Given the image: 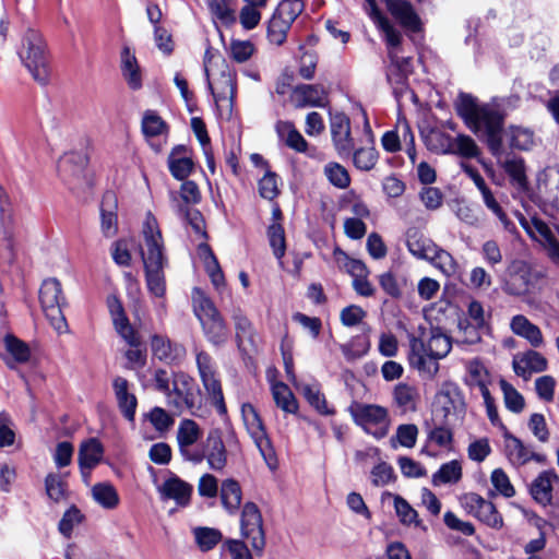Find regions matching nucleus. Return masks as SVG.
Returning a JSON list of instances; mask_svg holds the SVG:
<instances>
[{"instance_id": "obj_45", "label": "nucleus", "mask_w": 559, "mask_h": 559, "mask_svg": "<svg viewBox=\"0 0 559 559\" xmlns=\"http://www.w3.org/2000/svg\"><path fill=\"white\" fill-rule=\"evenodd\" d=\"M94 500L105 509H115L119 504V496L109 483H98L92 488Z\"/></svg>"}, {"instance_id": "obj_47", "label": "nucleus", "mask_w": 559, "mask_h": 559, "mask_svg": "<svg viewBox=\"0 0 559 559\" xmlns=\"http://www.w3.org/2000/svg\"><path fill=\"white\" fill-rule=\"evenodd\" d=\"M212 14L223 24L230 25L236 21L234 0H207Z\"/></svg>"}, {"instance_id": "obj_30", "label": "nucleus", "mask_w": 559, "mask_h": 559, "mask_svg": "<svg viewBox=\"0 0 559 559\" xmlns=\"http://www.w3.org/2000/svg\"><path fill=\"white\" fill-rule=\"evenodd\" d=\"M466 384L471 388H478L481 395H488L491 376L486 366L479 359H472L466 364Z\"/></svg>"}, {"instance_id": "obj_57", "label": "nucleus", "mask_w": 559, "mask_h": 559, "mask_svg": "<svg viewBox=\"0 0 559 559\" xmlns=\"http://www.w3.org/2000/svg\"><path fill=\"white\" fill-rule=\"evenodd\" d=\"M267 237L275 258L281 261L286 251L285 233L282 225L272 224L269 227Z\"/></svg>"}, {"instance_id": "obj_26", "label": "nucleus", "mask_w": 559, "mask_h": 559, "mask_svg": "<svg viewBox=\"0 0 559 559\" xmlns=\"http://www.w3.org/2000/svg\"><path fill=\"white\" fill-rule=\"evenodd\" d=\"M151 347L153 355L160 361L173 364L181 360L186 355L183 346L171 343L167 337L162 335H153Z\"/></svg>"}, {"instance_id": "obj_8", "label": "nucleus", "mask_w": 559, "mask_h": 559, "mask_svg": "<svg viewBox=\"0 0 559 559\" xmlns=\"http://www.w3.org/2000/svg\"><path fill=\"white\" fill-rule=\"evenodd\" d=\"M39 301L53 330L59 334L66 333L68 331V323L62 313V307L67 301L62 294L61 283L57 278H47L41 283Z\"/></svg>"}, {"instance_id": "obj_42", "label": "nucleus", "mask_w": 559, "mask_h": 559, "mask_svg": "<svg viewBox=\"0 0 559 559\" xmlns=\"http://www.w3.org/2000/svg\"><path fill=\"white\" fill-rule=\"evenodd\" d=\"M394 402L403 413L414 412L418 400V391L407 383H400L393 391Z\"/></svg>"}, {"instance_id": "obj_44", "label": "nucleus", "mask_w": 559, "mask_h": 559, "mask_svg": "<svg viewBox=\"0 0 559 559\" xmlns=\"http://www.w3.org/2000/svg\"><path fill=\"white\" fill-rule=\"evenodd\" d=\"M510 145L521 151L530 150L535 144L534 131L521 126H511L507 131Z\"/></svg>"}, {"instance_id": "obj_51", "label": "nucleus", "mask_w": 559, "mask_h": 559, "mask_svg": "<svg viewBox=\"0 0 559 559\" xmlns=\"http://www.w3.org/2000/svg\"><path fill=\"white\" fill-rule=\"evenodd\" d=\"M334 258L338 267L350 274L354 278L367 275L366 265L359 260L349 258L341 249L334 250Z\"/></svg>"}, {"instance_id": "obj_27", "label": "nucleus", "mask_w": 559, "mask_h": 559, "mask_svg": "<svg viewBox=\"0 0 559 559\" xmlns=\"http://www.w3.org/2000/svg\"><path fill=\"white\" fill-rule=\"evenodd\" d=\"M559 483V476L552 469L542 472L531 485V493L539 504L548 506L552 498L554 484Z\"/></svg>"}, {"instance_id": "obj_60", "label": "nucleus", "mask_w": 559, "mask_h": 559, "mask_svg": "<svg viewBox=\"0 0 559 559\" xmlns=\"http://www.w3.org/2000/svg\"><path fill=\"white\" fill-rule=\"evenodd\" d=\"M259 193L263 199L274 200L278 193V180L276 174L266 171L259 181Z\"/></svg>"}, {"instance_id": "obj_13", "label": "nucleus", "mask_w": 559, "mask_h": 559, "mask_svg": "<svg viewBox=\"0 0 559 559\" xmlns=\"http://www.w3.org/2000/svg\"><path fill=\"white\" fill-rule=\"evenodd\" d=\"M460 501L461 506L468 514H472L492 528L502 527V516L499 514L496 507L481 496L475 492H468L464 493Z\"/></svg>"}, {"instance_id": "obj_25", "label": "nucleus", "mask_w": 559, "mask_h": 559, "mask_svg": "<svg viewBox=\"0 0 559 559\" xmlns=\"http://www.w3.org/2000/svg\"><path fill=\"white\" fill-rule=\"evenodd\" d=\"M510 329L515 335L525 338L534 348L543 347L545 344L540 329L523 314H516L511 319Z\"/></svg>"}, {"instance_id": "obj_31", "label": "nucleus", "mask_w": 559, "mask_h": 559, "mask_svg": "<svg viewBox=\"0 0 559 559\" xmlns=\"http://www.w3.org/2000/svg\"><path fill=\"white\" fill-rule=\"evenodd\" d=\"M159 491L163 499H171L179 506H187L191 497L192 486L178 477H171L164 481Z\"/></svg>"}, {"instance_id": "obj_49", "label": "nucleus", "mask_w": 559, "mask_h": 559, "mask_svg": "<svg viewBox=\"0 0 559 559\" xmlns=\"http://www.w3.org/2000/svg\"><path fill=\"white\" fill-rule=\"evenodd\" d=\"M193 535L198 547L202 551L213 549L223 538L222 533L212 527H195Z\"/></svg>"}, {"instance_id": "obj_46", "label": "nucleus", "mask_w": 559, "mask_h": 559, "mask_svg": "<svg viewBox=\"0 0 559 559\" xmlns=\"http://www.w3.org/2000/svg\"><path fill=\"white\" fill-rule=\"evenodd\" d=\"M428 261L439 269L445 276H452L457 272L459 265L455 259L444 249L436 246V250Z\"/></svg>"}, {"instance_id": "obj_53", "label": "nucleus", "mask_w": 559, "mask_h": 559, "mask_svg": "<svg viewBox=\"0 0 559 559\" xmlns=\"http://www.w3.org/2000/svg\"><path fill=\"white\" fill-rule=\"evenodd\" d=\"M4 346L7 352L12 356L13 361L23 364L29 359L31 350L27 344L14 335H5Z\"/></svg>"}, {"instance_id": "obj_20", "label": "nucleus", "mask_w": 559, "mask_h": 559, "mask_svg": "<svg viewBox=\"0 0 559 559\" xmlns=\"http://www.w3.org/2000/svg\"><path fill=\"white\" fill-rule=\"evenodd\" d=\"M503 438L504 452L511 464L522 466L530 461H536L538 463L545 462L544 455L534 452L530 445H525L519 438L510 432H506Z\"/></svg>"}, {"instance_id": "obj_11", "label": "nucleus", "mask_w": 559, "mask_h": 559, "mask_svg": "<svg viewBox=\"0 0 559 559\" xmlns=\"http://www.w3.org/2000/svg\"><path fill=\"white\" fill-rule=\"evenodd\" d=\"M241 416L249 435L251 436L255 445L260 450V453L263 456L265 463L270 468H275V452L273 450L270 439L265 433L263 423L258 412L251 404L245 403L241 406Z\"/></svg>"}, {"instance_id": "obj_36", "label": "nucleus", "mask_w": 559, "mask_h": 559, "mask_svg": "<svg viewBox=\"0 0 559 559\" xmlns=\"http://www.w3.org/2000/svg\"><path fill=\"white\" fill-rule=\"evenodd\" d=\"M168 167L171 175L178 180H185L193 169V162L187 155V148L179 145L168 156Z\"/></svg>"}, {"instance_id": "obj_6", "label": "nucleus", "mask_w": 559, "mask_h": 559, "mask_svg": "<svg viewBox=\"0 0 559 559\" xmlns=\"http://www.w3.org/2000/svg\"><path fill=\"white\" fill-rule=\"evenodd\" d=\"M193 311L211 343L221 345L228 338V329L213 301L199 288L192 292Z\"/></svg>"}, {"instance_id": "obj_1", "label": "nucleus", "mask_w": 559, "mask_h": 559, "mask_svg": "<svg viewBox=\"0 0 559 559\" xmlns=\"http://www.w3.org/2000/svg\"><path fill=\"white\" fill-rule=\"evenodd\" d=\"M456 111L465 124L479 138L484 139L493 155L502 151L503 115L491 104L479 105L468 94H460Z\"/></svg>"}, {"instance_id": "obj_39", "label": "nucleus", "mask_w": 559, "mask_h": 559, "mask_svg": "<svg viewBox=\"0 0 559 559\" xmlns=\"http://www.w3.org/2000/svg\"><path fill=\"white\" fill-rule=\"evenodd\" d=\"M276 132L286 145L299 153H305L308 143L300 132L288 121H278L275 126Z\"/></svg>"}, {"instance_id": "obj_61", "label": "nucleus", "mask_w": 559, "mask_h": 559, "mask_svg": "<svg viewBox=\"0 0 559 559\" xmlns=\"http://www.w3.org/2000/svg\"><path fill=\"white\" fill-rule=\"evenodd\" d=\"M490 480L495 489L502 496L510 498L515 493L514 487L512 486L508 475L502 468H496L492 471Z\"/></svg>"}, {"instance_id": "obj_43", "label": "nucleus", "mask_w": 559, "mask_h": 559, "mask_svg": "<svg viewBox=\"0 0 559 559\" xmlns=\"http://www.w3.org/2000/svg\"><path fill=\"white\" fill-rule=\"evenodd\" d=\"M295 386L302 393L305 399L313 406L320 414L332 415L334 411L328 407L324 395L320 392L317 384L297 383Z\"/></svg>"}, {"instance_id": "obj_33", "label": "nucleus", "mask_w": 559, "mask_h": 559, "mask_svg": "<svg viewBox=\"0 0 559 559\" xmlns=\"http://www.w3.org/2000/svg\"><path fill=\"white\" fill-rule=\"evenodd\" d=\"M406 246L415 258L428 261L437 245L418 229L411 228L406 233Z\"/></svg>"}, {"instance_id": "obj_19", "label": "nucleus", "mask_w": 559, "mask_h": 559, "mask_svg": "<svg viewBox=\"0 0 559 559\" xmlns=\"http://www.w3.org/2000/svg\"><path fill=\"white\" fill-rule=\"evenodd\" d=\"M512 367L516 376L527 381L531 379L533 373H539L547 370L548 361L540 353L528 349L514 355Z\"/></svg>"}, {"instance_id": "obj_40", "label": "nucleus", "mask_w": 559, "mask_h": 559, "mask_svg": "<svg viewBox=\"0 0 559 559\" xmlns=\"http://www.w3.org/2000/svg\"><path fill=\"white\" fill-rule=\"evenodd\" d=\"M242 492L240 485L234 479H226L221 486V500L223 507L230 514H235L241 503Z\"/></svg>"}, {"instance_id": "obj_29", "label": "nucleus", "mask_w": 559, "mask_h": 559, "mask_svg": "<svg viewBox=\"0 0 559 559\" xmlns=\"http://www.w3.org/2000/svg\"><path fill=\"white\" fill-rule=\"evenodd\" d=\"M103 454V445L97 439L90 438L82 442L78 457L81 473L85 474V471L95 468L102 461Z\"/></svg>"}, {"instance_id": "obj_21", "label": "nucleus", "mask_w": 559, "mask_h": 559, "mask_svg": "<svg viewBox=\"0 0 559 559\" xmlns=\"http://www.w3.org/2000/svg\"><path fill=\"white\" fill-rule=\"evenodd\" d=\"M389 59L391 61L386 78L393 85L396 96L401 95L405 90V81L412 72V59L400 56L399 50L390 49Z\"/></svg>"}, {"instance_id": "obj_7", "label": "nucleus", "mask_w": 559, "mask_h": 559, "mask_svg": "<svg viewBox=\"0 0 559 559\" xmlns=\"http://www.w3.org/2000/svg\"><path fill=\"white\" fill-rule=\"evenodd\" d=\"M204 71L215 100H233L236 94L235 74L211 48L204 55Z\"/></svg>"}, {"instance_id": "obj_24", "label": "nucleus", "mask_w": 559, "mask_h": 559, "mask_svg": "<svg viewBox=\"0 0 559 559\" xmlns=\"http://www.w3.org/2000/svg\"><path fill=\"white\" fill-rule=\"evenodd\" d=\"M385 8L399 23L413 32L419 29L420 21L412 4L406 0H384Z\"/></svg>"}, {"instance_id": "obj_4", "label": "nucleus", "mask_w": 559, "mask_h": 559, "mask_svg": "<svg viewBox=\"0 0 559 559\" xmlns=\"http://www.w3.org/2000/svg\"><path fill=\"white\" fill-rule=\"evenodd\" d=\"M449 336L435 333L427 343L417 337L409 340L408 361L426 379H433L439 371V359L444 358L451 350Z\"/></svg>"}, {"instance_id": "obj_62", "label": "nucleus", "mask_w": 559, "mask_h": 559, "mask_svg": "<svg viewBox=\"0 0 559 559\" xmlns=\"http://www.w3.org/2000/svg\"><path fill=\"white\" fill-rule=\"evenodd\" d=\"M369 347L368 341L355 337L349 343L341 345V350L347 360H355L367 354Z\"/></svg>"}, {"instance_id": "obj_58", "label": "nucleus", "mask_w": 559, "mask_h": 559, "mask_svg": "<svg viewBox=\"0 0 559 559\" xmlns=\"http://www.w3.org/2000/svg\"><path fill=\"white\" fill-rule=\"evenodd\" d=\"M394 509L404 525L415 524L419 526L421 524L417 511L401 496H394Z\"/></svg>"}, {"instance_id": "obj_2", "label": "nucleus", "mask_w": 559, "mask_h": 559, "mask_svg": "<svg viewBox=\"0 0 559 559\" xmlns=\"http://www.w3.org/2000/svg\"><path fill=\"white\" fill-rule=\"evenodd\" d=\"M142 260L148 290L156 297H163L166 290L164 267L167 259L164 255V242L157 219L148 213L142 229Z\"/></svg>"}, {"instance_id": "obj_10", "label": "nucleus", "mask_w": 559, "mask_h": 559, "mask_svg": "<svg viewBox=\"0 0 559 559\" xmlns=\"http://www.w3.org/2000/svg\"><path fill=\"white\" fill-rule=\"evenodd\" d=\"M354 421L377 439L389 432L390 419L386 408L373 404L355 403L349 407Z\"/></svg>"}, {"instance_id": "obj_48", "label": "nucleus", "mask_w": 559, "mask_h": 559, "mask_svg": "<svg viewBox=\"0 0 559 559\" xmlns=\"http://www.w3.org/2000/svg\"><path fill=\"white\" fill-rule=\"evenodd\" d=\"M68 476V473L63 474H57V473H49L45 478V488L47 496L56 501L59 502L62 500L66 496L67 491V483L66 477Z\"/></svg>"}, {"instance_id": "obj_55", "label": "nucleus", "mask_w": 559, "mask_h": 559, "mask_svg": "<svg viewBox=\"0 0 559 559\" xmlns=\"http://www.w3.org/2000/svg\"><path fill=\"white\" fill-rule=\"evenodd\" d=\"M450 152L466 158H473L478 156L479 148L471 136L459 134L455 139L452 140Z\"/></svg>"}, {"instance_id": "obj_41", "label": "nucleus", "mask_w": 559, "mask_h": 559, "mask_svg": "<svg viewBox=\"0 0 559 559\" xmlns=\"http://www.w3.org/2000/svg\"><path fill=\"white\" fill-rule=\"evenodd\" d=\"M273 400L277 407L287 414H296L298 402L292 390L283 382H276L272 385Z\"/></svg>"}, {"instance_id": "obj_9", "label": "nucleus", "mask_w": 559, "mask_h": 559, "mask_svg": "<svg viewBox=\"0 0 559 559\" xmlns=\"http://www.w3.org/2000/svg\"><path fill=\"white\" fill-rule=\"evenodd\" d=\"M200 190L195 182L185 181L180 187V197L175 192L170 193L171 206L192 227L197 235L205 237L204 219L202 214L189 207L190 204L199 203Z\"/></svg>"}, {"instance_id": "obj_63", "label": "nucleus", "mask_w": 559, "mask_h": 559, "mask_svg": "<svg viewBox=\"0 0 559 559\" xmlns=\"http://www.w3.org/2000/svg\"><path fill=\"white\" fill-rule=\"evenodd\" d=\"M302 10L304 3L301 0H284L278 4L275 13L293 24Z\"/></svg>"}, {"instance_id": "obj_64", "label": "nucleus", "mask_w": 559, "mask_h": 559, "mask_svg": "<svg viewBox=\"0 0 559 559\" xmlns=\"http://www.w3.org/2000/svg\"><path fill=\"white\" fill-rule=\"evenodd\" d=\"M150 423L159 431H167L174 425V418L162 407H154L147 415Z\"/></svg>"}, {"instance_id": "obj_37", "label": "nucleus", "mask_w": 559, "mask_h": 559, "mask_svg": "<svg viewBox=\"0 0 559 559\" xmlns=\"http://www.w3.org/2000/svg\"><path fill=\"white\" fill-rule=\"evenodd\" d=\"M298 107H323L326 100V92L322 85L304 84L294 91Z\"/></svg>"}, {"instance_id": "obj_16", "label": "nucleus", "mask_w": 559, "mask_h": 559, "mask_svg": "<svg viewBox=\"0 0 559 559\" xmlns=\"http://www.w3.org/2000/svg\"><path fill=\"white\" fill-rule=\"evenodd\" d=\"M201 456V462L205 459L209 467L214 471H222L227 463V451L218 429L209 432L203 450L197 451Z\"/></svg>"}, {"instance_id": "obj_56", "label": "nucleus", "mask_w": 559, "mask_h": 559, "mask_svg": "<svg viewBox=\"0 0 559 559\" xmlns=\"http://www.w3.org/2000/svg\"><path fill=\"white\" fill-rule=\"evenodd\" d=\"M500 388L507 408L513 413L522 412L525 405L522 394L506 380H500Z\"/></svg>"}, {"instance_id": "obj_15", "label": "nucleus", "mask_w": 559, "mask_h": 559, "mask_svg": "<svg viewBox=\"0 0 559 559\" xmlns=\"http://www.w3.org/2000/svg\"><path fill=\"white\" fill-rule=\"evenodd\" d=\"M533 287V272L531 266L524 261H513L507 271L502 285L506 294L511 296H524Z\"/></svg>"}, {"instance_id": "obj_52", "label": "nucleus", "mask_w": 559, "mask_h": 559, "mask_svg": "<svg viewBox=\"0 0 559 559\" xmlns=\"http://www.w3.org/2000/svg\"><path fill=\"white\" fill-rule=\"evenodd\" d=\"M292 24L274 12L267 26V38L272 44L282 45Z\"/></svg>"}, {"instance_id": "obj_14", "label": "nucleus", "mask_w": 559, "mask_h": 559, "mask_svg": "<svg viewBox=\"0 0 559 559\" xmlns=\"http://www.w3.org/2000/svg\"><path fill=\"white\" fill-rule=\"evenodd\" d=\"M241 534L249 539L254 550L261 552L265 546L262 515L253 502L245 503L240 520Z\"/></svg>"}, {"instance_id": "obj_32", "label": "nucleus", "mask_w": 559, "mask_h": 559, "mask_svg": "<svg viewBox=\"0 0 559 559\" xmlns=\"http://www.w3.org/2000/svg\"><path fill=\"white\" fill-rule=\"evenodd\" d=\"M118 405L128 420H133L136 408V397L129 393V382L122 377H116L112 382Z\"/></svg>"}, {"instance_id": "obj_35", "label": "nucleus", "mask_w": 559, "mask_h": 559, "mask_svg": "<svg viewBox=\"0 0 559 559\" xmlns=\"http://www.w3.org/2000/svg\"><path fill=\"white\" fill-rule=\"evenodd\" d=\"M532 225L538 234L536 238L547 252L548 258L559 264V240L555 237L549 226L539 218H532Z\"/></svg>"}, {"instance_id": "obj_38", "label": "nucleus", "mask_w": 559, "mask_h": 559, "mask_svg": "<svg viewBox=\"0 0 559 559\" xmlns=\"http://www.w3.org/2000/svg\"><path fill=\"white\" fill-rule=\"evenodd\" d=\"M371 5V17L377 24L378 28L384 34L385 41L390 49L399 50L402 36L397 29L393 27V25L389 22L386 17H384L378 10L374 0H368Z\"/></svg>"}, {"instance_id": "obj_12", "label": "nucleus", "mask_w": 559, "mask_h": 559, "mask_svg": "<svg viewBox=\"0 0 559 559\" xmlns=\"http://www.w3.org/2000/svg\"><path fill=\"white\" fill-rule=\"evenodd\" d=\"M197 365L201 381L204 389L212 399V403L217 407L218 412L224 414L226 406L222 392L221 382L217 379L216 370L211 356L206 353H199L197 355Z\"/></svg>"}, {"instance_id": "obj_34", "label": "nucleus", "mask_w": 559, "mask_h": 559, "mask_svg": "<svg viewBox=\"0 0 559 559\" xmlns=\"http://www.w3.org/2000/svg\"><path fill=\"white\" fill-rule=\"evenodd\" d=\"M121 73L128 86L132 90L142 87V73L136 57L129 47L121 51Z\"/></svg>"}, {"instance_id": "obj_17", "label": "nucleus", "mask_w": 559, "mask_h": 559, "mask_svg": "<svg viewBox=\"0 0 559 559\" xmlns=\"http://www.w3.org/2000/svg\"><path fill=\"white\" fill-rule=\"evenodd\" d=\"M202 430L200 426L192 419H183L180 421L177 430V442L181 455L194 463H201V456L191 447L201 438Z\"/></svg>"}, {"instance_id": "obj_28", "label": "nucleus", "mask_w": 559, "mask_h": 559, "mask_svg": "<svg viewBox=\"0 0 559 559\" xmlns=\"http://www.w3.org/2000/svg\"><path fill=\"white\" fill-rule=\"evenodd\" d=\"M538 191L559 210V168L548 167L539 175Z\"/></svg>"}, {"instance_id": "obj_50", "label": "nucleus", "mask_w": 559, "mask_h": 559, "mask_svg": "<svg viewBox=\"0 0 559 559\" xmlns=\"http://www.w3.org/2000/svg\"><path fill=\"white\" fill-rule=\"evenodd\" d=\"M323 174L329 182L338 189H346L350 183L347 169L338 163H328L323 168Z\"/></svg>"}, {"instance_id": "obj_22", "label": "nucleus", "mask_w": 559, "mask_h": 559, "mask_svg": "<svg viewBox=\"0 0 559 559\" xmlns=\"http://www.w3.org/2000/svg\"><path fill=\"white\" fill-rule=\"evenodd\" d=\"M233 319L239 349L248 355L255 353L260 338L250 320L241 311H236Z\"/></svg>"}, {"instance_id": "obj_59", "label": "nucleus", "mask_w": 559, "mask_h": 559, "mask_svg": "<svg viewBox=\"0 0 559 559\" xmlns=\"http://www.w3.org/2000/svg\"><path fill=\"white\" fill-rule=\"evenodd\" d=\"M352 154L354 165L364 171L371 170L378 160V152L374 147H361L352 152Z\"/></svg>"}, {"instance_id": "obj_23", "label": "nucleus", "mask_w": 559, "mask_h": 559, "mask_svg": "<svg viewBox=\"0 0 559 559\" xmlns=\"http://www.w3.org/2000/svg\"><path fill=\"white\" fill-rule=\"evenodd\" d=\"M86 164L87 158L84 154L78 152L67 153L59 162V176L67 185L75 187L74 181L82 177Z\"/></svg>"}, {"instance_id": "obj_5", "label": "nucleus", "mask_w": 559, "mask_h": 559, "mask_svg": "<svg viewBox=\"0 0 559 559\" xmlns=\"http://www.w3.org/2000/svg\"><path fill=\"white\" fill-rule=\"evenodd\" d=\"M17 55L37 83L44 85L49 81L50 67L46 43L36 29L27 28L23 33Z\"/></svg>"}, {"instance_id": "obj_3", "label": "nucleus", "mask_w": 559, "mask_h": 559, "mask_svg": "<svg viewBox=\"0 0 559 559\" xmlns=\"http://www.w3.org/2000/svg\"><path fill=\"white\" fill-rule=\"evenodd\" d=\"M153 381L154 389L166 396L169 407L194 413L199 393L193 378L181 371L168 372L159 368L154 371Z\"/></svg>"}, {"instance_id": "obj_18", "label": "nucleus", "mask_w": 559, "mask_h": 559, "mask_svg": "<svg viewBox=\"0 0 559 559\" xmlns=\"http://www.w3.org/2000/svg\"><path fill=\"white\" fill-rule=\"evenodd\" d=\"M331 135L335 150L340 156H349L354 148V140L350 136L349 118L341 112L331 116Z\"/></svg>"}, {"instance_id": "obj_54", "label": "nucleus", "mask_w": 559, "mask_h": 559, "mask_svg": "<svg viewBox=\"0 0 559 559\" xmlns=\"http://www.w3.org/2000/svg\"><path fill=\"white\" fill-rule=\"evenodd\" d=\"M418 437V428L414 424H403L396 428L395 435L391 438V444L396 448L395 441L405 448H414Z\"/></svg>"}]
</instances>
